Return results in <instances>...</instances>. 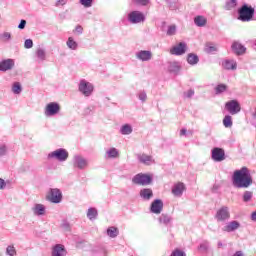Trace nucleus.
Listing matches in <instances>:
<instances>
[{"label": "nucleus", "mask_w": 256, "mask_h": 256, "mask_svg": "<svg viewBox=\"0 0 256 256\" xmlns=\"http://www.w3.org/2000/svg\"><path fill=\"white\" fill-rule=\"evenodd\" d=\"M68 0H57L56 1V7H59L60 5H66Z\"/></svg>", "instance_id": "6e6d98bb"}, {"label": "nucleus", "mask_w": 256, "mask_h": 256, "mask_svg": "<svg viewBox=\"0 0 256 256\" xmlns=\"http://www.w3.org/2000/svg\"><path fill=\"white\" fill-rule=\"evenodd\" d=\"M26 25H27L26 19H21V20H20V23H19V25H18V28H19V29H25Z\"/></svg>", "instance_id": "5fc2aeb1"}, {"label": "nucleus", "mask_w": 256, "mask_h": 256, "mask_svg": "<svg viewBox=\"0 0 256 256\" xmlns=\"http://www.w3.org/2000/svg\"><path fill=\"white\" fill-rule=\"evenodd\" d=\"M107 236H109L110 238H117V236H119L118 228H116L115 226H110L107 229Z\"/></svg>", "instance_id": "72a5a7b5"}, {"label": "nucleus", "mask_w": 256, "mask_h": 256, "mask_svg": "<svg viewBox=\"0 0 256 256\" xmlns=\"http://www.w3.org/2000/svg\"><path fill=\"white\" fill-rule=\"evenodd\" d=\"M206 53H214V51H217V47L215 45L208 44L205 47Z\"/></svg>", "instance_id": "09e8293b"}, {"label": "nucleus", "mask_w": 256, "mask_h": 256, "mask_svg": "<svg viewBox=\"0 0 256 256\" xmlns=\"http://www.w3.org/2000/svg\"><path fill=\"white\" fill-rule=\"evenodd\" d=\"M209 248H210L209 242L204 241V242H201V244H200L198 250H199L200 252H202V253H205V252H208Z\"/></svg>", "instance_id": "ea45409f"}, {"label": "nucleus", "mask_w": 256, "mask_h": 256, "mask_svg": "<svg viewBox=\"0 0 256 256\" xmlns=\"http://www.w3.org/2000/svg\"><path fill=\"white\" fill-rule=\"evenodd\" d=\"M33 46H34L33 39H26L25 40V42H24L25 49H32Z\"/></svg>", "instance_id": "49530a36"}, {"label": "nucleus", "mask_w": 256, "mask_h": 256, "mask_svg": "<svg viewBox=\"0 0 256 256\" xmlns=\"http://www.w3.org/2000/svg\"><path fill=\"white\" fill-rule=\"evenodd\" d=\"M66 254L65 246L62 244H56L52 249V256H66Z\"/></svg>", "instance_id": "4be33fe9"}, {"label": "nucleus", "mask_w": 256, "mask_h": 256, "mask_svg": "<svg viewBox=\"0 0 256 256\" xmlns=\"http://www.w3.org/2000/svg\"><path fill=\"white\" fill-rule=\"evenodd\" d=\"M80 3L84 5V7H91L93 5V0H80Z\"/></svg>", "instance_id": "603ef678"}, {"label": "nucleus", "mask_w": 256, "mask_h": 256, "mask_svg": "<svg viewBox=\"0 0 256 256\" xmlns=\"http://www.w3.org/2000/svg\"><path fill=\"white\" fill-rule=\"evenodd\" d=\"M252 184L253 178L247 166H242V168L234 170L232 175V185L235 188H249Z\"/></svg>", "instance_id": "f257e3e1"}, {"label": "nucleus", "mask_w": 256, "mask_h": 256, "mask_svg": "<svg viewBox=\"0 0 256 256\" xmlns=\"http://www.w3.org/2000/svg\"><path fill=\"white\" fill-rule=\"evenodd\" d=\"M253 119H256V108L254 109V112L252 113Z\"/></svg>", "instance_id": "e2e57ef3"}, {"label": "nucleus", "mask_w": 256, "mask_h": 256, "mask_svg": "<svg viewBox=\"0 0 256 256\" xmlns=\"http://www.w3.org/2000/svg\"><path fill=\"white\" fill-rule=\"evenodd\" d=\"M237 0H227L225 3V9L231 10L237 7Z\"/></svg>", "instance_id": "58836bf2"}, {"label": "nucleus", "mask_w": 256, "mask_h": 256, "mask_svg": "<svg viewBox=\"0 0 256 256\" xmlns=\"http://www.w3.org/2000/svg\"><path fill=\"white\" fill-rule=\"evenodd\" d=\"M228 87L224 83H221L215 87V93L216 95H221L222 93H225L227 91Z\"/></svg>", "instance_id": "e433bc0d"}, {"label": "nucleus", "mask_w": 256, "mask_h": 256, "mask_svg": "<svg viewBox=\"0 0 256 256\" xmlns=\"http://www.w3.org/2000/svg\"><path fill=\"white\" fill-rule=\"evenodd\" d=\"M8 152V146L4 142L0 143V156H5Z\"/></svg>", "instance_id": "c03bdc74"}, {"label": "nucleus", "mask_w": 256, "mask_h": 256, "mask_svg": "<svg viewBox=\"0 0 256 256\" xmlns=\"http://www.w3.org/2000/svg\"><path fill=\"white\" fill-rule=\"evenodd\" d=\"M241 227L240 222H238L237 220H232V222H228L223 228L222 231L223 232H235L236 230H238V228Z\"/></svg>", "instance_id": "a211bd4d"}, {"label": "nucleus", "mask_w": 256, "mask_h": 256, "mask_svg": "<svg viewBox=\"0 0 256 256\" xmlns=\"http://www.w3.org/2000/svg\"><path fill=\"white\" fill-rule=\"evenodd\" d=\"M78 91L84 97H91L95 91V85L86 79H81L79 81Z\"/></svg>", "instance_id": "20e7f679"}, {"label": "nucleus", "mask_w": 256, "mask_h": 256, "mask_svg": "<svg viewBox=\"0 0 256 256\" xmlns=\"http://www.w3.org/2000/svg\"><path fill=\"white\" fill-rule=\"evenodd\" d=\"M172 220L173 218H171V216H169L168 214H161V216L159 217L160 224H164L165 226L171 224Z\"/></svg>", "instance_id": "c756f323"}, {"label": "nucleus", "mask_w": 256, "mask_h": 256, "mask_svg": "<svg viewBox=\"0 0 256 256\" xmlns=\"http://www.w3.org/2000/svg\"><path fill=\"white\" fill-rule=\"evenodd\" d=\"M22 91H23V87L21 83L16 81L15 83L12 84V93H14V95H20Z\"/></svg>", "instance_id": "f704fd0d"}, {"label": "nucleus", "mask_w": 256, "mask_h": 256, "mask_svg": "<svg viewBox=\"0 0 256 256\" xmlns=\"http://www.w3.org/2000/svg\"><path fill=\"white\" fill-rule=\"evenodd\" d=\"M153 178L150 176V174H144L143 172H140L139 174H135L132 178V182L134 184H138L140 186H148L151 184Z\"/></svg>", "instance_id": "0eeeda50"}, {"label": "nucleus", "mask_w": 256, "mask_h": 256, "mask_svg": "<svg viewBox=\"0 0 256 256\" xmlns=\"http://www.w3.org/2000/svg\"><path fill=\"white\" fill-rule=\"evenodd\" d=\"M137 158H138L139 162H141L142 164H145L147 166H150L151 164H154V162H155L153 156H151L150 154H146L145 152L137 154Z\"/></svg>", "instance_id": "4468645a"}, {"label": "nucleus", "mask_w": 256, "mask_h": 256, "mask_svg": "<svg viewBox=\"0 0 256 256\" xmlns=\"http://www.w3.org/2000/svg\"><path fill=\"white\" fill-rule=\"evenodd\" d=\"M251 220H253L254 222H256V210H255V212H252V214H251Z\"/></svg>", "instance_id": "bf43d9fd"}, {"label": "nucleus", "mask_w": 256, "mask_h": 256, "mask_svg": "<svg viewBox=\"0 0 256 256\" xmlns=\"http://www.w3.org/2000/svg\"><path fill=\"white\" fill-rule=\"evenodd\" d=\"M31 211L34 214V216H45L47 208L45 204L36 203L32 206Z\"/></svg>", "instance_id": "2eb2a0df"}, {"label": "nucleus", "mask_w": 256, "mask_h": 256, "mask_svg": "<svg viewBox=\"0 0 256 256\" xmlns=\"http://www.w3.org/2000/svg\"><path fill=\"white\" fill-rule=\"evenodd\" d=\"M0 19H1V14H0Z\"/></svg>", "instance_id": "338daca9"}, {"label": "nucleus", "mask_w": 256, "mask_h": 256, "mask_svg": "<svg viewBox=\"0 0 256 256\" xmlns=\"http://www.w3.org/2000/svg\"><path fill=\"white\" fill-rule=\"evenodd\" d=\"M61 113V105L56 101L52 103H47L44 107V116L45 117H56Z\"/></svg>", "instance_id": "39448f33"}, {"label": "nucleus", "mask_w": 256, "mask_h": 256, "mask_svg": "<svg viewBox=\"0 0 256 256\" xmlns=\"http://www.w3.org/2000/svg\"><path fill=\"white\" fill-rule=\"evenodd\" d=\"M98 215H99V212L97 208H88L87 218H89V220H96Z\"/></svg>", "instance_id": "473e14b6"}, {"label": "nucleus", "mask_w": 256, "mask_h": 256, "mask_svg": "<svg viewBox=\"0 0 256 256\" xmlns=\"http://www.w3.org/2000/svg\"><path fill=\"white\" fill-rule=\"evenodd\" d=\"M225 109H227V111H228V113H230V115H237L238 113L241 112V105H240L239 101L232 100V101H228L226 103Z\"/></svg>", "instance_id": "9b49d317"}, {"label": "nucleus", "mask_w": 256, "mask_h": 256, "mask_svg": "<svg viewBox=\"0 0 256 256\" xmlns=\"http://www.w3.org/2000/svg\"><path fill=\"white\" fill-rule=\"evenodd\" d=\"M177 25H169L167 29V35H176Z\"/></svg>", "instance_id": "a18cd8bd"}, {"label": "nucleus", "mask_w": 256, "mask_h": 256, "mask_svg": "<svg viewBox=\"0 0 256 256\" xmlns=\"http://www.w3.org/2000/svg\"><path fill=\"white\" fill-rule=\"evenodd\" d=\"M189 65H197L199 63V57L195 53H189L187 56Z\"/></svg>", "instance_id": "c85d7f7f"}, {"label": "nucleus", "mask_w": 256, "mask_h": 256, "mask_svg": "<svg viewBox=\"0 0 256 256\" xmlns=\"http://www.w3.org/2000/svg\"><path fill=\"white\" fill-rule=\"evenodd\" d=\"M15 63L13 59H5L4 61L0 62V71H9L13 69Z\"/></svg>", "instance_id": "412c9836"}, {"label": "nucleus", "mask_w": 256, "mask_h": 256, "mask_svg": "<svg viewBox=\"0 0 256 256\" xmlns=\"http://www.w3.org/2000/svg\"><path fill=\"white\" fill-rule=\"evenodd\" d=\"M120 133L121 135H131V133H133V126H131V124H122Z\"/></svg>", "instance_id": "cd10ccee"}, {"label": "nucleus", "mask_w": 256, "mask_h": 256, "mask_svg": "<svg viewBox=\"0 0 256 256\" xmlns=\"http://www.w3.org/2000/svg\"><path fill=\"white\" fill-rule=\"evenodd\" d=\"M233 256H243V252L238 251V252H236Z\"/></svg>", "instance_id": "680f3d73"}, {"label": "nucleus", "mask_w": 256, "mask_h": 256, "mask_svg": "<svg viewBox=\"0 0 256 256\" xmlns=\"http://www.w3.org/2000/svg\"><path fill=\"white\" fill-rule=\"evenodd\" d=\"M140 196L143 200H151L154 196L152 188H142L140 190Z\"/></svg>", "instance_id": "393cba45"}, {"label": "nucleus", "mask_w": 256, "mask_h": 256, "mask_svg": "<svg viewBox=\"0 0 256 256\" xmlns=\"http://www.w3.org/2000/svg\"><path fill=\"white\" fill-rule=\"evenodd\" d=\"M181 69V65L177 62L169 63L168 70L170 73L178 74Z\"/></svg>", "instance_id": "2f4dec72"}, {"label": "nucleus", "mask_w": 256, "mask_h": 256, "mask_svg": "<svg viewBox=\"0 0 256 256\" xmlns=\"http://www.w3.org/2000/svg\"><path fill=\"white\" fill-rule=\"evenodd\" d=\"M48 160H58L59 162H66L69 158V152L66 148H56L47 154Z\"/></svg>", "instance_id": "7ed1b4c3"}, {"label": "nucleus", "mask_w": 256, "mask_h": 256, "mask_svg": "<svg viewBox=\"0 0 256 256\" xmlns=\"http://www.w3.org/2000/svg\"><path fill=\"white\" fill-rule=\"evenodd\" d=\"M215 218L218 222H225L226 220H229V218H231V212L228 206H222L219 208L216 212Z\"/></svg>", "instance_id": "9d476101"}, {"label": "nucleus", "mask_w": 256, "mask_h": 256, "mask_svg": "<svg viewBox=\"0 0 256 256\" xmlns=\"http://www.w3.org/2000/svg\"><path fill=\"white\" fill-rule=\"evenodd\" d=\"M46 199L53 204H60L63 200V194L60 188H49Z\"/></svg>", "instance_id": "423d86ee"}, {"label": "nucleus", "mask_w": 256, "mask_h": 256, "mask_svg": "<svg viewBox=\"0 0 256 256\" xmlns=\"http://www.w3.org/2000/svg\"><path fill=\"white\" fill-rule=\"evenodd\" d=\"M186 133H187L186 128H182V129L180 130V135H186Z\"/></svg>", "instance_id": "052dcab7"}, {"label": "nucleus", "mask_w": 256, "mask_h": 256, "mask_svg": "<svg viewBox=\"0 0 256 256\" xmlns=\"http://www.w3.org/2000/svg\"><path fill=\"white\" fill-rule=\"evenodd\" d=\"M187 51V45L184 42L178 43V45H175L173 49H171V53L173 55H184Z\"/></svg>", "instance_id": "6ab92c4d"}, {"label": "nucleus", "mask_w": 256, "mask_h": 256, "mask_svg": "<svg viewBox=\"0 0 256 256\" xmlns=\"http://www.w3.org/2000/svg\"><path fill=\"white\" fill-rule=\"evenodd\" d=\"M136 3H140L141 5H148L150 0H135Z\"/></svg>", "instance_id": "13d9d810"}, {"label": "nucleus", "mask_w": 256, "mask_h": 256, "mask_svg": "<svg viewBox=\"0 0 256 256\" xmlns=\"http://www.w3.org/2000/svg\"><path fill=\"white\" fill-rule=\"evenodd\" d=\"M6 188V182L3 178H0V190H4Z\"/></svg>", "instance_id": "4d7b16f0"}, {"label": "nucleus", "mask_w": 256, "mask_h": 256, "mask_svg": "<svg viewBox=\"0 0 256 256\" xmlns=\"http://www.w3.org/2000/svg\"><path fill=\"white\" fill-rule=\"evenodd\" d=\"M72 165L79 170H85L89 166V160L81 154H74L72 158Z\"/></svg>", "instance_id": "6e6552de"}, {"label": "nucleus", "mask_w": 256, "mask_h": 256, "mask_svg": "<svg viewBox=\"0 0 256 256\" xmlns=\"http://www.w3.org/2000/svg\"><path fill=\"white\" fill-rule=\"evenodd\" d=\"M106 155L108 158H118L119 150L115 147L108 148V150H106Z\"/></svg>", "instance_id": "7c9ffc66"}, {"label": "nucleus", "mask_w": 256, "mask_h": 256, "mask_svg": "<svg viewBox=\"0 0 256 256\" xmlns=\"http://www.w3.org/2000/svg\"><path fill=\"white\" fill-rule=\"evenodd\" d=\"M254 13V7L244 3V5L238 9V19H240V21H251L254 17Z\"/></svg>", "instance_id": "f03ea898"}, {"label": "nucleus", "mask_w": 256, "mask_h": 256, "mask_svg": "<svg viewBox=\"0 0 256 256\" xmlns=\"http://www.w3.org/2000/svg\"><path fill=\"white\" fill-rule=\"evenodd\" d=\"M62 229L65 230L66 232H69L71 230V226H70L69 222H63Z\"/></svg>", "instance_id": "864d4df0"}, {"label": "nucleus", "mask_w": 256, "mask_h": 256, "mask_svg": "<svg viewBox=\"0 0 256 256\" xmlns=\"http://www.w3.org/2000/svg\"><path fill=\"white\" fill-rule=\"evenodd\" d=\"M212 158L215 162H222L225 160V150L223 148L215 147L212 149Z\"/></svg>", "instance_id": "ddd939ff"}, {"label": "nucleus", "mask_w": 256, "mask_h": 256, "mask_svg": "<svg viewBox=\"0 0 256 256\" xmlns=\"http://www.w3.org/2000/svg\"><path fill=\"white\" fill-rule=\"evenodd\" d=\"M194 23L198 27H205V25L207 24V17H205L204 15H196V17H194Z\"/></svg>", "instance_id": "bb28decb"}, {"label": "nucleus", "mask_w": 256, "mask_h": 256, "mask_svg": "<svg viewBox=\"0 0 256 256\" xmlns=\"http://www.w3.org/2000/svg\"><path fill=\"white\" fill-rule=\"evenodd\" d=\"M252 198H253V192H251L250 190H246L243 194V201L250 202Z\"/></svg>", "instance_id": "a19ab883"}, {"label": "nucleus", "mask_w": 256, "mask_h": 256, "mask_svg": "<svg viewBox=\"0 0 256 256\" xmlns=\"http://www.w3.org/2000/svg\"><path fill=\"white\" fill-rule=\"evenodd\" d=\"M137 97L142 103H146L148 99L146 91H139Z\"/></svg>", "instance_id": "37998d69"}, {"label": "nucleus", "mask_w": 256, "mask_h": 256, "mask_svg": "<svg viewBox=\"0 0 256 256\" xmlns=\"http://www.w3.org/2000/svg\"><path fill=\"white\" fill-rule=\"evenodd\" d=\"M35 55L37 57V61L39 62L46 61L47 59V53L43 47H38V49H36Z\"/></svg>", "instance_id": "a878e982"}, {"label": "nucleus", "mask_w": 256, "mask_h": 256, "mask_svg": "<svg viewBox=\"0 0 256 256\" xmlns=\"http://www.w3.org/2000/svg\"><path fill=\"white\" fill-rule=\"evenodd\" d=\"M66 46L71 51H77V49H79L78 41H76V39L74 37H72V36L68 37V39L66 41Z\"/></svg>", "instance_id": "b1692460"}, {"label": "nucleus", "mask_w": 256, "mask_h": 256, "mask_svg": "<svg viewBox=\"0 0 256 256\" xmlns=\"http://www.w3.org/2000/svg\"><path fill=\"white\" fill-rule=\"evenodd\" d=\"M185 190H186V184H184V182H176L171 188V192L173 196H176L177 198H181Z\"/></svg>", "instance_id": "f8f14e48"}, {"label": "nucleus", "mask_w": 256, "mask_h": 256, "mask_svg": "<svg viewBox=\"0 0 256 256\" xmlns=\"http://www.w3.org/2000/svg\"><path fill=\"white\" fill-rule=\"evenodd\" d=\"M145 19H146V15L143 13V11L134 10L128 13V21L130 23H133V24L143 23Z\"/></svg>", "instance_id": "1a4fd4ad"}, {"label": "nucleus", "mask_w": 256, "mask_h": 256, "mask_svg": "<svg viewBox=\"0 0 256 256\" xmlns=\"http://www.w3.org/2000/svg\"><path fill=\"white\" fill-rule=\"evenodd\" d=\"M254 45H256V39L254 40Z\"/></svg>", "instance_id": "69168bd1"}, {"label": "nucleus", "mask_w": 256, "mask_h": 256, "mask_svg": "<svg viewBox=\"0 0 256 256\" xmlns=\"http://www.w3.org/2000/svg\"><path fill=\"white\" fill-rule=\"evenodd\" d=\"M224 69L235 71L237 69V61L235 59H225L222 62Z\"/></svg>", "instance_id": "5701e85b"}, {"label": "nucleus", "mask_w": 256, "mask_h": 256, "mask_svg": "<svg viewBox=\"0 0 256 256\" xmlns=\"http://www.w3.org/2000/svg\"><path fill=\"white\" fill-rule=\"evenodd\" d=\"M12 39V33L10 31H3V33L0 34V40L1 41H10Z\"/></svg>", "instance_id": "4c0bfd02"}, {"label": "nucleus", "mask_w": 256, "mask_h": 256, "mask_svg": "<svg viewBox=\"0 0 256 256\" xmlns=\"http://www.w3.org/2000/svg\"><path fill=\"white\" fill-rule=\"evenodd\" d=\"M84 29L82 27V25H76L75 29H73V33L75 35H82Z\"/></svg>", "instance_id": "de8ad7c7"}, {"label": "nucleus", "mask_w": 256, "mask_h": 256, "mask_svg": "<svg viewBox=\"0 0 256 256\" xmlns=\"http://www.w3.org/2000/svg\"><path fill=\"white\" fill-rule=\"evenodd\" d=\"M153 57L152 51L148 50H141L137 51L136 58L139 59V61H151Z\"/></svg>", "instance_id": "f3484780"}, {"label": "nucleus", "mask_w": 256, "mask_h": 256, "mask_svg": "<svg viewBox=\"0 0 256 256\" xmlns=\"http://www.w3.org/2000/svg\"><path fill=\"white\" fill-rule=\"evenodd\" d=\"M223 244L222 242H218V248H222Z\"/></svg>", "instance_id": "0e129e2a"}, {"label": "nucleus", "mask_w": 256, "mask_h": 256, "mask_svg": "<svg viewBox=\"0 0 256 256\" xmlns=\"http://www.w3.org/2000/svg\"><path fill=\"white\" fill-rule=\"evenodd\" d=\"M6 254L7 256H16L17 250L15 249V246H7Z\"/></svg>", "instance_id": "79ce46f5"}, {"label": "nucleus", "mask_w": 256, "mask_h": 256, "mask_svg": "<svg viewBox=\"0 0 256 256\" xmlns=\"http://www.w3.org/2000/svg\"><path fill=\"white\" fill-rule=\"evenodd\" d=\"M223 126L226 129H231V127H233V119L231 117V115H226L223 119Z\"/></svg>", "instance_id": "c9c22d12"}, {"label": "nucleus", "mask_w": 256, "mask_h": 256, "mask_svg": "<svg viewBox=\"0 0 256 256\" xmlns=\"http://www.w3.org/2000/svg\"><path fill=\"white\" fill-rule=\"evenodd\" d=\"M171 256H186V252L177 249L172 252Z\"/></svg>", "instance_id": "8fccbe9b"}, {"label": "nucleus", "mask_w": 256, "mask_h": 256, "mask_svg": "<svg viewBox=\"0 0 256 256\" xmlns=\"http://www.w3.org/2000/svg\"><path fill=\"white\" fill-rule=\"evenodd\" d=\"M232 50L234 51V53H236V55H243L244 53H246L247 48L245 47V45H242V43L234 41V43H232Z\"/></svg>", "instance_id": "aec40b11"}, {"label": "nucleus", "mask_w": 256, "mask_h": 256, "mask_svg": "<svg viewBox=\"0 0 256 256\" xmlns=\"http://www.w3.org/2000/svg\"><path fill=\"white\" fill-rule=\"evenodd\" d=\"M163 200L156 199L152 202L150 210L153 214H161L163 212Z\"/></svg>", "instance_id": "dca6fc26"}, {"label": "nucleus", "mask_w": 256, "mask_h": 256, "mask_svg": "<svg viewBox=\"0 0 256 256\" xmlns=\"http://www.w3.org/2000/svg\"><path fill=\"white\" fill-rule=\"evenodd\" d=\"M194 95L195 91H193V89H189L184 93V97H186L187 99H191V97H193Z\"/></svg>", "instance_id": "3c124183"}]
</instances>
